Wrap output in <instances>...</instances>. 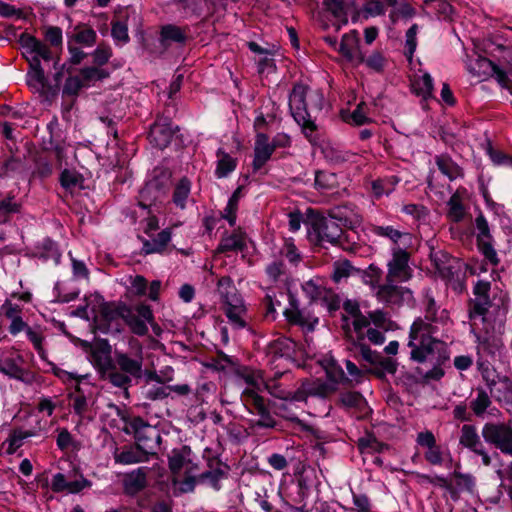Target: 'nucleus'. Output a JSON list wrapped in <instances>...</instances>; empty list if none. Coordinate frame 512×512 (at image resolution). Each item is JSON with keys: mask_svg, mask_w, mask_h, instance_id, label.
I'll return each instance as SVG.
<instances>
[{"mask_svg": "<svg viewBox=\"0 0 512 512\" xmlns=\"http://www.w3.org/2000/svg\"><path fill=\"white\" fill-rule=\"evenodd\" d=\"M421 309L423 316L417 317L409 330L410 359L424 363L432 352H439L441 360H449L447 343L436 335L452 321L448 310L437 304L431 288L422 290Z\"/></svg>", "mask_w": 512, "mask_h": 512, "instance_id": "1", "label": "nucleus"}, {"mask_svg": "<svg viewBox=\"0 0 512 512\" xmlns=\"http://www.w3.org/2000/svg\"><path fill=\"white\" fill-rule=\"evenodd\" d=\"M143 362L141 347L135 353L115 350L113 364L108 369L106 378L113 386L123 389L128 396V389L143 378Z\"/></svg>", "mask_w": 512, "mask_h": 512, "instance_id": "2", "label": "nucleus"}, {"mask_svg": "<svg viewBox=\"0 0 512 512\" xmlns=\"http://www.w3.org/2000/svg\"><path fill=\"white\" fill-rule=\"evenodd\" d=\"M94 299L97 302V308L95 305L92 307L96 329L103 334H121L127 304L121 301L107 302L100 295H95Z\"/></svg>", "mask_w": 512, "mask_h": 512, "instance_id": "3", "label": "nucleus"}, {"mask_svg": "<svg viewBox=\"0 0 512 512\" xmlns=\"http://www.w3.org/2000/svg\"><path fill=\"white\" fill-rule=\"evenodd\" d=\"M305 225L310 242L319 246L330 244L343 247L345 237L342 227L333 218L312 212L309 214Z\"/></svg>", "mask_w": 512, "mask_h": 512, "instance_id": "4", "label": "nucleus"}, {"mask_svg": "<svg viewBox=\"0 0 512 512\" xmlns=\"http://www.w3.org/2000/svg\"><path fill=\"white\" fill-rule=\"evenodd\" d=\"M117 415L125 423L123 431L126 434L133 435L135 444L146 454H155L161 440L158 430L150 425L140 416L130 417L124 410L116 407Z\"/></svg>", "mask_w": 512, "mask_h": 512, "instance_id": "5", "label": "nucleus"}, {"mask_svg": "<svg viewBox=\"0 0 512 512\" xmlns=\"http://www.w3.org/2000/svg\"><path fill=\"white\" fill-rule=\"evenodd\" d=\"M481 377L492 397V399L504 408L512 412V378L500 375L494 368L480 365Z\"/></svg>", "mask_w": 512, "mask_h": 512, "instance_id": "6", "label": "nucleus"}, {"mask_svg": "<svg viewBox=\"0 0 512 512\" xmlns=\"http://www.w3.org/2000/svg\"><path fill=\"white\" fill-rule=\"evenodd\" d=\"M308 88L302 84H295L289 95V109L296 123L301 127L305 137L312 142L317 125L308 111L306 96Z\"/></svg>", "mask_w": 512, "mask_h": 512, "instance_id": "7", "label": "nucleus"}, {"mask_svg": "<svg viewBox=\"0 0 512 512\" xmlns=\"http://www.w3.org/2000/svg\"><path fill=\"white\" fill-rule=\"evenodd\" d=\"M66 38L69 62L78 65L88 56L82 48L93 47L97 42V33L89 24L79 22L66 32Z\"/></svg>", "mask_w": 512, "mask_h": 512, "instance_id": "8", "label": "nucleus"}, {"mask_svg": "<svg viewBox=\"0 0 512 512\" xmlns=\"http://www.w3.org/2000/svg\"><path fill=\"white\" fill-rule=\"evenodd\" d=\"M240 400L251 415L258 418L250 419V428L273 429L277 425V421L270 412L265 399L255 390L245 388L240 396Z\"/></svg>", "mask_w": 512, "mask_h": 512, "instance_id": "9", "label": "nucleus"}, {"mask_svg": "<svg viewBox=\"0 0 512 512\" xmlns=\"http://www.w3.org/2000/svg\"><path fill=\"white\" fill-rule=\"evenodd\" d=\"M387 279L405 283L413 277L412 251L408 246L390 248V258L386 263Z\"/></svg>", "mask_w": 512, "mask_h": 512, "instance_id": "10", "label": "nucleus"}, {"mask_svg": "<svg viewBox=\"0 0 512 512\" xmlns=\"http://www.w3.org/2000/svg\"><path fill=\"white\" fill-rule=\"evenodd\" d=\"M54 57L50 48L43 42L34 38V88H37L42 94H49L53 88L48 83V75L51 74L54 67Z\"/></svg>", "mask_w": 512, "mask_h": 512, "instance_id": "11", "label": "nucleus"}, {"mask_svg": "<svg viewBox=\"0 0 512 512\" xmlns=\"http://www.w3.org/2000/svg\"><path fill=\"white\" fill-rule=\"evenodd\" d=\"M486 444L499 450L503 455L512 457V423L486 422L481 430Z\"/></svg>", "mask_w": 512, "mask_h": 512, "instance_id": "12", "label": "nucleus"}, {"mask_svg": "<svg viewBox=\"0 0 512 512\" xmlns=\"http://www.w3.org/2000/svg\"><path fill=\"white\" fill-rule=\"evenodd\" d=\"M280 297H287L289 307L285 308L283 314L290 325L300 327L303 331L312 332L318 323L315 317L307 308H300L298 300L290 291L286 294L279 293Z\"/></svg>", "mask_w": 512, "mask_h": 512, "instance_id": "13", "label": "nucleus"}, {"mask_svg": "<svg viewBox=\"0 0 512 512\" xmlns=\"http://www.w3.org/2000/svg\"><path fill=\"white\" fill-rule=\"evenodd\" d=\"M124 311L123 326L127 325L137 336H145L148 333L147 323L152 325L154 321L151 308L145 304L137 305L135 308L127 305Z\"/></svg>", "mask_w": 512, "mask_h": 512, "instance_id": "14", "label": "nucleus"}, {"mask_svg": "<svg viewBox=\"0 0 512 512\" xmlns=\"http://www.w3.org/2000/svg\"><path fill=\"white\" fill-rule=\"evenodd\" d=\"M358 353L364 361L373 365L371 372L378 378H384L386 374L394 375L397 371L398 362L396 359L373 351L366 344H361Z\"/></svg>", "mask_w": 512, "mask_h": 512, "instance_id": "15", "label": "nucleus"}, {"mask_svg": "<svg viewBox=\"0 0 512 512\" xmlns=\"http://www.w3.org/2000/svg\"><path fill=\"white\" fill-rule=\"evenodd\" d=\"M91 481L86 479L77 469L70 471L68 474L57 473L53 476L51 488L54 492H66L69 494H77L86 488H90Z\"/></svg>", "mask_w": 512, "mask_h": 512, "instance_id": "16", "label": "nucleus"}, {"mask_svg": "<svg viewBox=\"0 0 512 512\" xmlns=\"http://www.w3.org/2000/svg\"><path fill=\"white\" fill-rule=\"evenodd\" d=\"M396 283L399 282L389 281L385 276V282L374 292L376 299L386 305H400L405 295H411V291Z\"/></svg>", "mask_w": 512, "mask_h": 512, "instance_id": "17", "label": "nucleus"}, {"mask_svg": "<svg viewBox=\"0 0 512 512\" xmlns=\"http://www.w3.org/2000/svg\"><path fill=\"white\" fill-rule=\"evenodd\" d=\"M288 376L289 373L287 372L275 373L274 377L265 380L263 390H267L270 395L282 400L303 401L305 399L304 391L297 390L296 392H292L288 390L282 382L279 381V378Z\"/></svg>", "mask_w": 512, "mask_h": 512, "instance_id": "18", "label": "nucleus"}, {"mask_svg": "<svg viewBox=\"0 0 512 512\" xmlns=\"http://www.w3.org/2000/svg\"><path fill=\"white\" fill-rule=\"evenodd\" d=\"M177 127L174 128L169 118H158L150 128V142L159 149L166 148L172 141Z\"/></svg>", "mask_w": 512, "mask_h": 512, "instance_id": "19", "label": "nucleus"}, {"mask_svg": "<svg viewBox=\"0 0 512 512\" xmlns=\"http://www.w3.org/2000/svg\"><path fill=\"white\" fill-rule=\"evenodd\" d=\"M208 470L198 476V483H208L214 490L221 489V480L227 478L229 466L218 458H210L207 461Z\"/></svg>", "mask_w": 512, "mask_h": 512, "instance_id": "20", "label": "nucleus"}, {"mask_svg": "<svg viewBox=\"0 0 512 512\" xmlns=\"http://www.w3.org/2000/svg\"><path fill=\"white\" fill-rule=\"evenodd\" d=\"M416 442L419 446L426 448L424 453L425 460L432 465H442L443 452L441 447L437 444L434 434L425 430L417 434Z\"/></svg>", "mask_w": 512, "mask_h": 512, "instance_id": "21", "label": "nucleus"}, {"mask_svg": "<svg viewBox=\"0 0 512 512\" xmlns=\"http://www.w3.org/2000/svg\"><path fill=\"white\" fill-rule=\"evenodd\" d=\"M56 375L65 382L70 380H75L77 382L75 386V391L72 392L69 395V397L70 400L72 401V407L74 412L78 415H83L87 411L88 403L85 391L80 387V377L72 372H67L64 370H59L58 372H56Z\"/></svg>", "mask_w": 512, "mask_h": 512, "instance_id": "22", "label": "nucleus"}, {"mask_svg": "<svg viewBox=\"0 0 512 512\" xmlns=\"http://www.w3.org/2000/svg\"><path fill=\"white\" fill-rule=\"evenodd\" d=\"M237 302H229L223 305V312L228 319V323L235 330L247 327V309L241 298L236 299Z\"/></svg>", "mask_w": 512, "mask_h": 512, "instance_id": "23", "label": "nucleus"}, {"mask_svg": "<svg viewBox=\"0 0 512 512\" xmlns=\"http://www.w3.org/2000/svg\"><path fill=\"white\" fill-rule=\"evenodd\" d=\"M274 153L269 144V137L264 133H257L254 145V159L252 168L254 172L259 171L271 158Z\"/></svg>", "mask_w": 512, "mask_h": 512, "instance_id": "24", "label": "nucleus"}, {"mask_svg": "<svg viewBox=\"0 0 512 512\" xmlns=\"http://www.w3.org/2000/svg\"><path fill=\"white\" fill-rule=\"evenodd\" d=\"M325 8L333 14V16L346 24L348 22V15L353 13V21L357 20L359 11L353 0H324Z\"/></svg>", "mask_w": 512, "mask_h": 512, "instance_id": "25", "label": "nucleus"}, {"mask_svg": "<svg viewBox=\"0 0 512 512\" xmlns=\"http://www.w3.org/2000/svg\"><path fill=\"white\" fill-rule=\"evenodd\" d=\"M372 233L376 236L387 238L391 241L392 246H408L411 245L412 235L409 232L401 231L391 225L380 226L376 225L372 228Z\"/></svg>", "mask_w": 512, "mask_h": 512, "instance_id": "26", "label": "nucleus"}, {"mask_svg": "<svg viewBox=\"0 0 512 512\" xmlns=\"http://www.w3.org/2000/svg\"><path fill=\"white\" fill-rule=\"evenodd\" d=\"M172 237L171 228H165L149 239H142V253L144 255L162 254L168 247Z\"/></svg>", "mask_w": 512, "mask_h": 512, "instance_id": "27", "label": "nucleus"}, {"mask_svg": "<svg viewBox=\"0 0 512 512\" xmlns=\"http://www.w3.org/2000/svg\"><path fill=\"white\" fill-rule=\"evenodd\" d=\"M296 344L293 340L287 337H279L267 345V356L272 360L278 358H290L295 352Z\"/></svg>", "mask_w": 512, "mask_h": 512, "instance_id": "28", "label": "nucleus"}, {"mask_svg": "<svg viewBox=\"0 0 512 512\" xmlns=\"http://www.w3.org/2000/svg\"><path fill=\"white\" fill-rule=\"evenodd\" d=\"M435 164L439 171L450 181L464 177V169L459 166L449 154L442 153L434 157Z\"/></svg>", "mask_w": 512, "mask_h": 512, "instance_id": "29", "label": "nucleus"}, {"mask_svg": "<svg viewBox=\"0 0 512 512\" xmlns=\"http://www.w3.org/2000/svg\"><path fill=\"white\" fill-rule=\"evenodd\" d=\"M0 372L25 383L32 382V373L22 367L21 357L0 362Z\"/></svg>", "mask_w": 512, "mask_h": 512, "instance_id": "30", "label": "nucleus"}, {"mask_svg": "<svg viewBox=\"0 0 512 512\" xmlns=\"http://www.w3.org/2000/svg\"><path fill=\"white\" fill-rule=\"evenodd\" d=\"M164 193V188L156 178L148 181L139 193V206L146 209L156 202Z\"/></svg>", "mask_w": 512, "mask_h": 512, "instance_id": "31", "label": "nucleus"}, {"mask_svg": "<svg viewBox=\"0 0 512 512\" xmlns=\"http://www.w3.org/2000/svg\"><path fill=\"white\" fill-rule=\"evenodd\" d=\"M34 258H37L43 263L51 261L54 265H58L61 258V252L54 241L45 239L34 249Z\"/></svg>", "mask_w": 512, "mask_h": 512, "instance_id": "32", "label": "nucleus"}, {"mask_svg": "<svg viewBox=\"0 0 512 512\" xmlns=\"http://www.w3.org/2000/svg\"><path fill=\"white\" fill-rule=\"evenodd\" d=\"M187 40V29L174 24H166L161 27L160 43L167 48L172 43L184 44Z\"/></svg>", "mask_w": 512, "mask_h": 512, "instance_id": "33", "label": "nucleus"}, {"mask_svg": "<svg viewBox=\"0 0 512 512\" xmlns=\"http://www.w3.org/2000/svg\"><path fill=\"white\" fill-rule=\"evenodd\" d=\"M148 456L135 444V446H124L120 452L114 454V459L116 463L130 465L145 462L148 460Z\"/></svg>", "mask_w": 512, "mask_h": 512, "instance_id": "34", "label": "nucleus"}, {"mask_svg": "<svg viewBox=\"0 0 512 512\" xmlns=\"http://www.w3.org/2000/svg\"><path fill=\"white\" fill-rule=\"evenodd\" d=\"M486 443L478 433L477 427L473 424H464L460 429L459 445L468 451H472Z\"/></svg>", "mask_w": 512, "mask_h": 512, "instance_id": "35", "label": "nucleus"}, {"mask_svg": "<svg viewBox=\"0 0 512 512\" xmlns=\"http://www.w3.org/2000/svg\"><path fill=\"white\" fill-rule=\"evenodd\" d=\"M492 406V397L483 387L476 388V396L469 402V407L478 418H482Z\"/></svg>", "mask_w": 512, "mask_h": 512, "instance_id": "36", "label": "nucleus"}, {"mask_svg": "<svg viewBox=\"0 0 512 512\" xmlns=\"http://www.w3.org/2000/svg\"><path fill=\"white\" fill-rule=\"evenodd\" d=\"M217 162L215 176L218 179L227 177L237 167V159L233 158L223 148H219L216 152Z\"/></svg>", "mask_w": 512, "mask_h": 512, "instance_id": "37", "label": "nucleus"}, {"mask_svg": "<svg viewBox=\"0 0 512 512\" xmlns=\"http://www.w3.org/2000/svg\"><path fill=\"white\" fill-rule=\"evenodd\" d=\"M192 182L191 180L184 176L175 184L172 194V202L173 204L183 210L186 208L187 200L191 193Z\"/></svg>", "mask_w": 512, "mask_h": 512, "instance_id": "38", "label": "nucleus"}, {"mask_svg": "<svg viewBox=\"0 0 512 512\" xmlns=\"http://www.w3.org/2000/svg\"><path fill=\"white\" fill-rule=\"evenodd\" d=\"M430 259L441 277L450 278L453 276V266L451 265L453 259L449 254L442 250H433L430 253Z\"/></svg>", "mask_w": 512, "mask_h": 512, "instance_id": "39", "label": "nucleus"}, {"mask_svg": "<svg viewBox=\"0 0 512 512\" xmlns=\"http://www.w3.org/2000/svg\"><path fill=\"white\" fill-rule=\"evenodd\" d=\"M245 246L244 235L241 232H233L222 237L217 247V252H238L242 251Z\"/></svg>", "mask_w": 512, "mask_h": 512, "instance_id": "40", "label": "nucleus"}, {"mask_svg": "<svg viewBox=\"0 0 512 512\" xmlns=\"http://www.w3.org/2000/svg\"><path fill=\"white\" fill-rule=\"evenodd\" d=\"M398 182L399 178L397 176H386L373 180L371 182V190L374 197L379 199L384 195H390L395 190Z\"/></svg>", "mask_w": 512, "mask_h": 512, "instance_id": "41", "label": "nucleus"}, {"mask_svg": "<svg viewBox=\"0 0 512 512\" xmlns=\"http://www.w3.org/2000/svg\"><path fill=\"white\" fill-rule=\"evenodd\" d=\"M217 292L223 305L229 302H237L236 299L241 298L237 293L233 280L229 276H223L218 280Z\"/></svg>", "mask_w": 512, "mask_h": 512, "instance_id": "42", "label": "nucleus"}, {"mask_svg": "<svg viewBox=\"0 0 512 512\" xmlns=\"http://www.w3.org/2000/svg\"><path fill=\"white\" fill-rule=\"evenodd\" d=\"M348 209L353 212V205L335 207L330 211L328 218H333L341 227L353 228L355 224H359L361 222V218L355 213H353L352 216L347 215L345 211Z\"/></svg>", "mask_w": 512, "mask_h": 512, "instance_id": "43", "label": "nucleus"}, {"mask_svg": "<svg viewBox=\"0 0 512 512\" xmlns=\"http://www.w3.org/2000/svg\"><path fill=\"white\" fill-rule=\"evenodd\" d=\"M146 471L144 467H140L128 474L125 478V487L129 493L135 494L146 487Z\"/></svg>", "mask_w": 512, "mask_h": 512, "instance_id": "44", "label": "nucleus"}, {"mask_svg": "<svg viewBox=\"0 0 512 512\" xmlns=\"http://www.w3.org/2000/svg\"><path fill=\"white\" fill-rule=\"evenodd\" d=\"M314 186L322 193L332 192L337 187V175L335 173L317 170L315 172Z\"/></svg>", "mask_w": 512, "mask_h": 512, "instance_id": "45", "label": "nucleus"}, {"mask_svg": "<svg viewBox=\"0 0 512 512\" xmlns=\"http://www.w3.org/2000/svg\"><path fill=\"white\" fill-rule=\"evenodd\" d=\"M19 43L22 47V56L27 61L26 84L32 86V34L23 32L20 35Z\"/></svg>", "mask_w": 512, "mask_h": 512, "instance_id": "46", "label": "nucleus"}, {"mask_svg": "<svg viewBox=\"0 0 512 512\" xmlns=\"http://www.w3.org/2000/svg\"><path fill=\"white\" fill-rule=\"evenodd\" d=\"M191 450L188 446L181 449H173L168 456V466L173 474H178L188 461Z\"/></svg>", "mask_w": 512, "mask_h": 512, "instance_id": "47", "label": "nucleus"}, {"mask_svg": "<svg viewBox=\"0 0 512 512\" xmlns=\"http://www.w3.org/2000/svg\"><path fill=\"white\" fill-rule=\"evenodd\" d=\"M370 317L365 316L362 313H359L357 316L353 317L352 325L353 329L356 333V340L353 341V345L357 351H360L361 344H365V329L370 328Z\"/></svg>", "mask_w": 512, "mask_h": 512, "instance_id": "48", "label": "nucleus"}, {"mask_svg": "<svg viewBox=\"0 0 512 512\" xmlns=\"http://www.w3.org/2000/svg\"><path fill=\"white\" fill-rule=\"evenodd\" d=\"M238 376L248 385L247 388L255 389L258 393L263 391L265 379L260 370L244 368Z\"/></svg>", "mask_w": 512, "mask_h": 512, "instance_id": "49", "label": "nucleus"}, {"mask_svg": "<svg viewBox=\"0 0 512 512\" xmlns=\"http://www.w3.org/2000/svg\"><path fill=\"white\" fill-rule=\"evenodd\" d=\"M111 36L117 44L123 45L129 42L127 16H120V18L112 21Z\"/></svg>", "mask_w": 512, "mask_h": 512, "instance_id": "50", "label": "nucleus"}, {"mask_svg": "<svg viewBox=\"0 0 512 512\" xmlns=\"http://www.w3.org/2000/svg\"><path fill=\"white\" fill-rule=\"evenodd\" d=\"M302 289L311 300L327 299L328 290L319 278L306 281L302 285Z\"/></svg>", "mask_w": 512, "mask_h": 512, "instance_id": "51", "label": "nucleus"}, {"mask_svg": "<svg viewBox=\"0 0 512 512\" xmlns=\"http://www.w3.org/2000/svg\"><path fill=\"white\" fill-rule=\"evenodd\" d=\"M263 315L266 320L273 321L277 316V307L281 306V301L275 291H268L262 300Z\"/></svg>", "mask_w": 512, "mask_h": 512, "instance_id": "52", "label": "nucleus"}, {"mask_svg": "<svg viewBox=\"0 0 512 512\" xmlns=\"http://www.w3.org/2000/svg\"><path fill=\"white\" fill-rule=\"evenodd\" d=\"M435 358V364L433 365V367L426 371L422 377H423V380L426 381V382H429V381H439L440 379H442L445 375V371L444 369L442 368V365L447 361V360H441L440 359V355H439V352H432L426 359L425 362L429 361V360H432Z\"/></svg>", "mask_w": 512, "mask_h": 512, "instance_id": "53", "label": "nucleus"}, {"mask_svg": "<svg viewBox=\"0 0 512 512\" xmlns=\"http://www.w3.org/2000/svg\"><path fill=\"white\" fill-rule=\"evenodd\" d=\"M79 75L83 80L84 86H89L91 83L109 77V72L97 66H89L82 68Z\"/></svg>", "mask_w": 512, "mask_h": 512, "instance_id": "54", "label": "nucleus"}, {"mask_svg": "<svg viewBox=\"0 0 512 512\" xmlns=\"http://www.w3.org/2000/svg\"><path fill=\"white\" fill-rule=\"evenodd\" d=\"M383 271L378 266L371 264L364 271L363 281L368 285L371 291L374 293L382 283Z\"/></svg>", "mask_w": 512, "mask_h": 512, "instance_id": "55", "label": "nucleus"}, {"mask_svg": "<svg viewBox=\"0 0 512 512\" xmlns=\"http://www.w3.org/2000/svg\"><path fill=\"white\" fill-rule=\"evenodd\" d=\"M10 116L16 121L13 125L26 128L32 118V108L29 103L20 104L16 107H12Z\"/></svg>", "mask_w": 512, "mask_h": 512, "instance_id": "56", "label": "nucleus"}, {"mask_svg": "<svg viewBox=\"0 0 512 512\" xmlns=\"http://www.w3.org/2000/svg\"><path fill=\"white\" fill-rule=\"evenodd\" d=\"M323 154L325 159L334 165L349 162L354 157V154L349 151L340 150L331 146L325 147Z\"/></svg>", "mask_w": 512, "mask_h": 512, "instance_id": "57", "label": "nucleus"}, {"mask_svg": "<svg viewBox=\"0 0 512 512\" xmlns=\"http://www.w3.org/2000/svg\"><path fill=\"white\" fill-rule=\"evenodd\" d=\"M354 271L355 268L351 265L350 261H336L333 264L331 278L335 283H340L343 280H347Z\"/></svg>", "mask_w": 512, "mask_h": 512, "instance_id": "58", "label": "nucleus"}, {"mask_svg": "<svg viewBox=\"0 0 512 512\" xmlns=\"http://www.w3.org/2000/svg\"><path fill=\"white\" fill-rule=\"evenodd\" d=\"M358 61L359 63H365L368 68L376 73H382L386 65V59L379 51L372 52L367 58L362 53H359Z\"/></svg>", "mask_w": 512, "mask_h": 512, "instance_id": "59", "label": "nucleus"}, {"mask_svg": "<svg viewBox=\"0 0 512 512\" xmlns=\"http://www.w3.org/2000/svg\"><path fill=\"white\" fill-rule=\"evenodd\" d=\"M357 446L361 453L382 452L384 449L388 448L386 444L378 441L373 435L359 438Z\"/></svg>", "mask_w": 512, "mask_h": 512, "instance_id": "60", "label": "nucleus"}, {"mask_svg": "<svg viewBox=\"0 0 512 512\" xmlns=\"http://www.w3.org/2000/svg\"><path fill=\"white\" fill-rule=\"evenodd\" d=\"M11 157L4 162L5 173L8 171H22L25 168V153H21L18 147L9 146Z\"/></svg>", "mask_w": 512, "mask_h": 512, "instance_id": "61", "label": "nucleus"}, {"mask_svg": "<svg viewBox=\"0 0 512 512\" xmlns=\"http://www.w3.org/2000/svg\"><path fill=\"white\" fill-rule=\"evenodd\" d=\"M490 306L491 302L489 296L475 297V299L471 301L469 317L471 319L478 316L484 317Z\"/></svg>", "mask_w": 512, "mask_h": 512, "instance_id": "62", "label": "nucleus"}, {"mask_svg": "<svg viewBox=\"0 0 512 512\" xmlns=\"http://www.w3.org/2000/svg\"><path fill=\"white\" fill-rule=\"evenodd\" d=\"M113 52L110 45L106 43H100L97 48L91 53L93 63L97 67H102L107 64L112 57Z\"/></svg>", "mask_w": 512, "mask_h": 512, "instance_id": "63", "label": "nucleus"}, {"mask_svg": "<svg viewBox=\"0 0 512 512\" xmlns=\"http://www.w3.org/2000/svg\"><path fill=\"white\" fill-rule=\"evenodd\" d=\"M413 86L417 95L426 99L432 95L433 79L429 73H424L421 78L414 82Z\"/></svg>", "mask_w": 512, "mask_h": 512, "instance_id": "64", "label": "nucleus"}]
</instances>
